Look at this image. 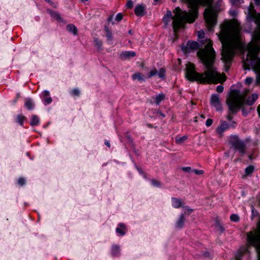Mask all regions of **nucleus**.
<instances>
[{
	"label": "nucleus",
	"mask_w": 260,
	"mask_h": 260,
	"mask_svg": "<svg viewBox=\"0 0 260 260\" xmlns=\"http://www.w3.org/2000/svg\"><path fill=\"white\" fill-rule=\"evenodd\" d=\"M112 16H111L110 17H109V18H108V21H111V20H112Z\"/></svg>",
	"instance_id": "3c124183"
},
{
	"label": "nucleus",
	"mask_w": 260,
	"mask_h": 260,
	"mask_svg": "<svg viewBox=\"0 0 260 260\" xmlns=\"http://www.w3.org/2000/svg\"><path fill=\"white\" fill-rule=\"evenodd\" d=\"M251 212L252 217L256 216L258 215V212L256 210H255L254 206L253 205L251 206Z\"/></svg>",
	"instance_id": "2f4dec72"
},
{
	"label": "nucleus",
	"mask_w": 260,
	"mask_h": 260,
	"mask_svg": "<svg viewBox=\"0 0 260 260\" xmlns=\"http://www.w3.org/2000/svg\"><path fill=\"white\" fill-rule=\"evenodd\" d=\"M105 143V145L106 146H107L108 147H110V142L109 141H106Z\"/></svg>",
	"instance_id": "de8ad7c7"
},
{
	"label": "nucleus",
	"mask_w": 260,
	"mask_h": 260,
	"mask_svg": "<svg viewBox=\"0 0 260 260\" xmlns=\"http://www.w3.org/2000/svg\"><path fill=\"white\" fill-rule=\"evenodd\" d=\"M126 227L123 223H119L116 229L117 233L120 235L123 236L125 234Z\"/></svg>",
	"instance_id": "ddd939ff"
},
{
	"label": "nucleus",
	"mask_w": 260,
	"mask_h": 260,
	"mask_svg": "<svg viewBox=\"0 0 260 260\" xmlns=\"http://www.w3.org/2000/svg\"><path fill=\"white\" fill-rule=\"evenodd\" d=\"M165 96V95L162 93L156 95L155 98H154V102L157 105H158L162 101L164 100Z\"/></svg>",
	"instance_id": "aec40b11"
},
{
	"label": "nucleus",
	"mask_w": 260,
	"mask_h": 260,
	"mask_svg": "<svg viewBox=\"0 0 260 260\" xmlns=\"http://www.w3.org/2000/svg\"><path fill=\"white\" fill-rule=\"evenodd\" d=\"M240 24L236 20L224 22L221 26L218 34L222 44V59L224 62H230L237 48L242 47L240 42Z\"/></svg>",
	"instance_id": "20e7f679"
},
{
	"label": "nucleus",
	"mask_w": 260,
	"mask_h": 260,
	"mask_svg": "<svg viewBox=\"0 0 260 260\" xmlns=\"http://www.w3.org/2000/svg\"><path fill=\"white\" fill-rule=\"evenodd\" d=\"M182 209L183 211V213H182V214H184V216L185 215H189L194 211V209L191 208L190 207L188 206H185V205H184Z\"/></svg>",
	"instance_id": "dca6fc26"
},
{
	"label": "nucleus",
	"mask_w": 260,
	"mask_h": 260,
	"mask_svg": "<svg viewBox=\"0 0 260 260\" xmlns=\"http://www.w3.org/2000/svg\"><path fill=\"white\" fill-rule=\"evenodd\" d=\"M67 29L69 32L72 33L74 35H76L77 34V28L73 24H68L67 26Z\"/></svg>",
	"instance_id": "2eb2a0df"
},
{
	"label": "nucleus",
	"mask_w": 260,
	"mask_h": 260,
	"mask_svg": "<svg viewBox=\"0 0 260 260\" xmlns=\"http://www.w3.org/2000/svg\"><path fill=\"white\" fill-rule=\"evenodd\" d=\"M94 43L95 47L99 50H101L103 49V48H102L103 42L101 40H99L98 38H94Z\"/></svg>",
	"instance_id": "f3484780"
},
{
	"label": "nucleus",
	"mask_w": 260,
	"mask_h": 260,
	"mask_svg": "<svg viewBox=\"0 0 260 260\" xmlns=\"http://www.w3.org/2000/svg\"><path fill=\"white\" fill-rule=\"evenodd\" d=\"M210 103L212 106L214 107L216 110H222V106L220 103L219 95L214 94L211 95Z\"/></svg>",
	"instance_id": "0eeeda50"
},
{
	"label": "nucleus",
	"mask_w": 260,
	"mask_h": 260,
	"mask_svg": "<svg viewBox=\"0 0 260 260\" xmlns=\"http://www.w3.org/2000/svg\"><path fill=\"white\" fill-rule=\"evenodd\" d=\"M215 226L216 230L220 233H222L224 231V228L223 225L219 222L218 220H217L215 223Z\"/></svg>",
	"instance_id": "412c9836"
},
{
	"label": "nucleus",
	"mask_w": 260,
	"mask_h": 260,
	"mask_svg": "<svg viewBox=\"0 0 260 260\" xmlns=\"http://www.w3.org/2000/svg\"><path fill=\"white\" fill-rule=\"evenodd\" d=\"M39 118L36 115H32L30 121V124L31 125H36L39 123Z\"/></svg>",
	"instance_id": "b1692460"
},
{
	"label": "nucleus",
	"mask_w": 260,
	"mask_h": 260,
	"mask_svg": "<svg viewBox=\"0 0 260 260\" xmlns=\"http://www.w3.org/2000/svg\"><path fill=\"white\" fill-rule=\"evenodd\" d=\"M192 172H193L196 175H202L204 173L203 170H199L197 169L192 170Z\"/></svg>",
	"instance_id": "f704fd0d"
},
{
	"label": "nucleus",
	"mask_w": 260,
	"mask_h": 260,
	"mask_svg": "<svg viewBox=\"0 0 260 260\" xmlns=\"http://www.w3.org/2000/svg\"><path fill=\"white\" fill-rule=\"evenodd\" d=\"M203 47L197 54L205 70L203 73H197L193 64L188 62L186 64L185 77L190 81H196L203 83H217L225 80L224 76L218 72L214 66L215 53L210 40L202 42Z\"/></svg>",
	"instance_id": "f03ea898"
},
{
	"label": "nucleus",
	"mask_w": 260,
	"mask_h": 260,
	"mask_svg": "<svg viewBox=\"0 0 260 260\" xmlns=\"http://www.w3.org/2000/svg\"><path fill=\"white\" fill-rule=\"evenodd\" d=\"M212 122L213 121L211 119H208L206 120V125L207 126H210L212 124Z\"/></svg>",
	"instance_id": "79ce46f5"
},
{
	"label": "nucleus",
	"mask_w": 260,
	"mask_h": 260,
	"mask_svg": "<svg viewBox=\"0 0 260 260\" xmlns=\"http://www.w3.org/2000/svg\"><path fill=\"white\" fill-rule=\"evenodd\" d=\"M152 184L153 185L155 186H159L160 185V183L156 180H152Z\"/></svg>",
	"instance_id": "c03bdc74"
},
{
	"label": "nucleus",
	"mask_w": 260,
	"mask_h": 260,
	"mask_svg": "<svg viewBox=\"0 0 260 260\" xmlns=\"http://www.w3.org/2000/svg\"><path fill=\"white\" fill-rule=\"evenodd\" d=\"M120 252V247L118 245H113L112 247V253L113 255H117Z\"/></svg>",
	"instance_id": "5701e85b"
},
{
	"label": "nucleus",
	"mask_w": 260,
	"mask_h": 260,
	"mask_svg": "<svg viewBox=\"0 0 260 260\" xmlns=\"http://www.w3.org/2000/svg\"><path fill=\"white\" fill-rule=\"evenodd\" d=\"M158 71L155 68L152 69L148 74L147 78H150L154 76L157 75Z\"/></svg>",
	"instance_id": "cd10ccee"
},
{
	"label": "nucleus",
	"mask_w": 260,
	"mask_h": 260,
	"mask_svg": "<svg viewBox=\"0 0 260 260\" xmlns=\"http://www.w3.org/2000/svg\"><path fill=\"white\" fill-rule=\"evenodd\" d=\"M43 95L44 96L45 98V97H47L49 96V92L47 90H45L43 92Z\"/></svg>",
	"instance_id": "a18cd8bd"
},
{
	"label": "nucleus",
	"mask_w": 260,
	"mask_h": 260,
	"mask_svg": "<svg viewBox=\"0 0 260 260\" xmlns=\"http://www.w3.org/2000/svg\"><path fill=\"white\" fill-rule=\"evenodd\" d=\"M259 204H260V199H259Z\"/></svg>",
	"instance_id": "bf43d9fd"
},
{
	"label": "nucleus",
	"mask_w": 260,
	"mask_h": 260,
	"mask_svg": "<svg viewBox=\"0 0 260 260\" xmlns=\"http://www.w3.org/2000/svg\"><path fill=\"white\" fill-rule=\"evenodd\" d=\"M257 111L258 112L259 116L260 117V105H258L257 108Z\"/></svg>",
	"instance_id": "49530a36"
},
{
	"label": "nucleus",
	"mask_w": 260,
	"mask_h": 260,
	"mask_svg": "<svg viewBox=\"0 0 260 260\" xmlns=\"http://www.w3.org/2000/svg\"><path fill=\"white\" fill-rule=\"evenodd\" d=\"M146 7L143 4L137 5L135 9V14L137 16L142 17L145 14Z\"/></svg>",
	"instance_id": "6e6552de"
},
{
	"label": "nucleus",
	"mask_w": 260,
	"mask_h": 260,
	"mask_svg": "<svg viewBox=\"0 0 260 260\" xmlns=\"http://www.w3.org/2000/svg\"><path fill=\"white\" fill-rule=\"evenodd\" d=\"M188 47L191 49H197L199 47V44L196 42H189L187 44Z\"/></svg>",
	"instance_id": "a878e982"
},
{
	"label": "nucleus",
	"mask_w": 260,
	"mask_h": 260,
	"mask_svg": "<svg viewBox=\"0 0 260 260\" xmlns=\"http://www.w3.org/2000/svg\"><path fill=\"white\" fill-rule=\"evenodd\" d=\"M187 139V136H183L181 137H176L175 141L178 144H182Z\"/></svg>",
	"instance_id": "393cba45"
},
{
	"label": "nucleus",
	"mask_w": 260,
	"mask_h": 260,
	"mask_svg": "<svg viewBox=\"0 0 260 260\" xmlns=\"http://www.w3.org/2000/svg\"><path fill=\"white\" fill-rule=\"evenodd\" d=\"M233 3H235L236 0H232Z\"/></svg>",
	"instance_id": "5fc2aeb1"
},
{
	"label": "nucleus",
	"mask_w": 260,
	"mask_h": 260,
	"mask_svg": "<svg viewBox=\"0 0 260 260\" xmlns=\"http://www.w3.org/2000/svg\"><path fill=\"white\" fill-rule=\"evenodd\" d=\"M249 92L248 90L245 89L242 92L234 90L231 92L226 100V103L231 113L237 112L244 103L250 106L253 104L258 99V95L256 93H253L245 101V98Z\"/></svg>",
	"instance_id": "39448f33"
},
{
	"label": "nucleus",
	"mask_w": 260,
	"mask_h": 260,
	"mask_svg": "<svg viewBox=\"0 0 260 260\" xmlns=\"http://www.w3.org/2000/svg\"><path fill=\"white\" fill-rule=\"evenodd\" d=\"M230 142L234 149L238 150L242 154L244 153L245 146L244 143L238 138L236 137H232Z\"/></svg>",
	"instance_id": "423d86ee"
},
{
	"label": "nucleus",
	"mask_w": 260,
	"mask_h": 260,
	"mask_svg": "<svg viewBox=\"0 0 260 260\" xmlns=\"http://www.w3.org/2000/svg\"><path fill=\"white\" fill-rule=\"evenodd\" d=\"M161 115L163 117H164V116H165V115H164V114H161Z\"/></svg>",
	"instance_id": "13d9d810"
},
{
	"label": "nucleus",
	"mask_w": 260,
	"mask_h": 260,
	"mask_svg": "<svg viewBox=\"0 0 260 260\" xmlns=\"http://www.w3.org/2000/svg\"><path fill=\"white\" fill-rule=\"evenodd\" d=\"M249 19L254 20L257 29L252 35L251 41L247 46V54L246 59H243V68L245 70L253 69L256 75V84L260 85V57L258 54L260 51V14H257L250 3L245 12Z\"/></svg>",
	"instance_id": "7ed1b4c3"
},
{
	"label": "nucleus",
	"mask_w": 260,
	"mask_h": 260,
	"mask_svg": "<svg viewBox=\"0 0 260 260\" xmlns=\"http://www.w3.org/2000/svg\"><path fill=\"white\" fill-rule=\"evenodd\" d=\"M17 119L18 123H20V124H22L24 119V117L22 115H19L17 116Z\"/></svg>",
	"instance_id": "7c9ffc66"
},
{
	"label": "nucleus",
	"mask_w": 260,
	"mask_h": 260,
	"mask_svg": "<svg viewBox=\"0 0 260 260\" xmlns=\"http://www.w3.org/2000/svg\"><path fill=\"white\" fill-rule=\"evenodd\" d=\"M223 90V87L222 85H218L216 87V91L219 93H221Z\"/></svg>",
	"instance_id": "ea45409f"
},
{
	"label": "nucleus",
	"mask_w": 260,
	"mask_h": 260,
	"mask_svg": "<svg viewBox=\"0 0 260 260\" xmlns=\"http://www.w3.org/2000/svg\"><path fill=\"white\" fill-rule=\"evenodd\" d=\"M253 81V78L251 77L247 78L245 80V83L246 84H250Z\"/></svg>",
	"instance_id": "4c0bfd02"
},
{
	"label": "nucleus",
	"mask_w": 260,
	"mask_h": 260,
	"mask_svg": "<svg viewBox=\"0 0 260 260\" xmlns=\"http://www.w3.org/2000/svg\"><path fill=\"white\" fill-rule=\"evenodd\" d=\"M172 205L175 208H183L185 203L182 201V200L176 198H172Z\"/></svg>",
	"instance_id": "1a4fd4ad"
},
{
	"label": "nucleus",
	"mask_w": 260,
	"mask_h": 260,
	"mask_svg": "<svg viewBox=\"0 0 260 260\" xmlns=\"http://www.w3.org/2000/svg\"><path fill=\"white\" fill-rule=\"evenodd\" d=\"M227 119L229 120H231L232 119V117L231 115H229L227 116Z\"/></svg>",
	"instance_id": "8fccbe9b"
},
{
	"label": "nucleus",
	"mask_w": 260,
	"mask_h": 260,
	"mask_svg": "<svg viewBox=\"0 0 260 260\" xmlns=\"http://www.w3.org/2000/svg\"><path fill=\"white\" fill-rule=\"evenodd\" d=\"M18 182L19 184L22 185L25 183V180L22 178H20L18 179Z\"/></svg>",
	"instance_id": "37998d69"
},
{
	"label": "nucleus",
	"mask_w": 260,
	"mask_h": 260,
	"mask_svg": "<svg viewBox=\"0 0 260 260\" xmlns=\"http://www.w3.org/2000/svg\"><path fill=\"white\" fill-rule=\"evenodd\" d=\"M132 79L133 80H138L139 81H144L145 79L144 77L140 73H136L132 75Z\"/></svg>",
	"instance_id": "a211bd4d"
},
{
	"label": "nucleus",
	"mask_w": 260,
	"mask_h": 260,
	"mask_svg": "<svg viewBox=\"0 0 260 260\" xmlns=\"http://www.w3.org/2000/svg\"><path fill=\"white\" fill-rule=\"evenodd\" d=\"M126 6L128 8H132L133 7V2L131 0H127Z\"/></svg>",
	"instance_id": "e433bc0d"
},
{
	"label": "nucleus",
	"mask_w": 260,
	"mask_h": 260,
	"mask_svg": "<svg viewBox=\"0 0 260 260\" xmlns=\"http://www.w3.org/2000/svg\"><path fill=\"white\" fill-rule=\"evenodd\" d=\"M166 70L164 68H161L159 70L157 76L159 78L162 80L165 79Z\"/></svg>",
	"instance_id": "bb28decb"
},
{
	"label": "nucleus",
	"mask_w": 260,
	"mask_h": 260,
	"mask_svg": "<svg viewBox=\"0 0 260 260\" xmlns=\"http://www.w3.org/2000/svg\"><path fill=\"white\" fill-rule=\"evenodd\" d=\"M249 159H252V158H251V155H249Z\"/></svg>",
	"instance_id": "864d4df0"
},
{
	"label": "nucleus",
	"mask_w": 260,
	"mask_h": 260,
	"mask_svg": "<svg viewBox=\"0 0 260 260\" xmlns=\"http://www.w3.org/2000/svg\"><path fill=\"white\" fill-rule=\"evenodd\" d=\"M128 33H129V34H132V30H129Z\"/></svg>",
	"instance_id": "603ef678"
},
{
	"label": "nucleus",
	"mask_w": 260,
	"mask_h": 260,
	"mask_svg": "<svg viewBox=\"0 0 260 260\" xmlns=\"http://www.w3.org/2000/svg\"><path fill=\"white\" fill-rule=\"evenodd\" d=\"M257 5H260V0H254Z\"/></svg>",
	"instance_id": "09e8293b"
},
{
	"label": "nucleus",
	"mask_w": 260,
	"mask_h": 260,
	"mask_svg": "<svg viewBox=\"0 0 260 260\" xmlns=\"http://www.w3.org/2000/svg\"><path fill=\"white\" fill-rule=\"evenodd\" d=\"M186 3L190 8L189 12L182 10L179 7H177L172 13L167 11L163 18V22L165 26L172 25L174 33L178 29L184 27L186 22L192 23L197 17L198 7L199 5L208 6L204 12V18L209 30H211L216 23L217 13L220 10L218 7L211 5L212 0H181Z\"/></svg>",
	"instance_id": "f257e3e1"
},
{
	"label": "nucleus",
	"mask_w": 260,
	"mask_h": 260,
	"mask_svg": "<svg viewBox=\"0 0 260 260\" xmlns=\"http://www.w3.org/2000/svg\"><path fill=\"white\" fill-rule=\"evenodd\" d=\"M254 170V167L252 165H250L248 166L245 169V176H247L250 175Z\"/></svg>",
	"instance_id": "6ab92c4d"
},
{
	"label": "nucleus",
	"mask_w": 260,
	"mask_h": 260,
	"mask_svg": "<svg viewBox=\"0 0 260 260\" xmlns=\"http://www.w3.org/2000/svg\"><path fill=\"white\" fill-rule=\"evenodd\" d=\"M105 35L107 38V40L109 44H112V41L113 40V35L112 31L107 27L105 29Z\"/></svg>",
	"instance_id": "4468645a"
},
{
	"label": "nucleus",
	"mask_w": 260,
	"mask_h": 260,
	"mask_svg": "<svg viewBox=\"0 0 260 260\" xmlns=\"http://www.w3.org/2000/svg\"><path fill=\"white\" fill-rule=\"evenodd\" d=\"M44 101L46 104H49L51 103L52 99L50 97L47 96L45 97L44 99Z\"/></svg>",
	"instance_id": "58836bf2"
},
{
	"label": "nucleus",
	"mask_w": 260,
	"mask_h": 260,
	"mask_svg": "<svg viewBox=\"0 0 260 260\" xmlns=\"http://www.w3.org/2000/svg\"><path fill=\"white\" fill-rule=\"evenodd\" d=\"M229 128V125L225 121H223L221 124L217 127V133L221 136L222 134Z\"/></svg>",
	"instance_id": "f8f14e48"
},
{
	"label": "nucleus",
	"mask_w": 260,
	"mask_h": 260,
	"mask_svg": "<svg viewBox=\"0 0 260 260\" xmlns=\"http://www.w3.org/2000/svg\"><path fill=\"white\" fill-rule=\"evenodd\" d=\"M123 15L121 13H118L115 17V20L117 21H120L122 20Z\"/></svg>",
	"instance_id": "c9c22d12"
},
{
	"label": "nucleus",
	"mask_w": 260,
	"mask_h": 260,
	"mask_svg": "<svg viewBox=\"0 0 260 260\" xmlns=\"http://www.w3.org/2000/svg\"><path fill=\"white\" fill-rule=\"evenodd\" d=\"M181 169L184 172H187V173L192 172V170H191V167H183V168H182Z\"/></svg>",
	"instance_id": "72a5a7b5"
},
{
	"label": "nucleus",
	"mask_w": 260,
	"mask_h": 260,
	"mask_svg": "<svg viewBox=\"0 0 260 260\" xmlns=\"http://www.w3.org/2000/svg\"><path fill=\"white\" fill-rule=\"evenodd\" d=\"M46 2H50V0H45Z\"/></svg>",
	"instance_id": "6e6d98bb"
},
{
	"label": "nucleus",
	"mask_w": 260,
	"mask_h": 260,
	"mask_svg": "<svg viewBox=\"0 0 260 260\" xmlns=\"http://www.w3.org/2000/svg\"><path fill=\"white\" fill-rule=\"evenodd\" d=\"M25 105V107L29 110L32 109L34 107L33 103H32V101H31V100H30V99H27L26 101Z\"/></svg>",
	"instance_id": "c85d7f7f"
},
{
	"label": "nucleus",
	"mask_w": 260,
	"mask_h": 260,
	"mask_svg": "<svg viewBox=\"0 0 260 260\" xmlns=\"http://www.w3.org/2000/svg\"><path fill=\"white\" fill-rule=\"evenodd\" d=\"M230 219L232 221L238 222L240 218L237 214H233L231 215Z\"/></svg>",
	"instance_id": "c756f323"
},
{
	"label": "nucleus",
	"mask_w": 260,
	"mask_h": 260,
	"mask_svg": "<svg viewBox=\"0 0 260 260\" xmlns=\"http://www.w3.org/2000/svg\"><path fill=\"white\" fill-rule=\"evenodd\" d=\"M71 93L74 96H79L80 94V91L78 89H74L72 90Z\"/></svg>",
	"instance_id": "473e14b6"
},
{
	"label": "nucleus",
	"mask_w": 260,
	"mask_h": 260,
	"mask_svg": "<svg viewBox=\"0 0 260 260\" xmlns=\"http://www.w3.org/2000/svg\"><path fill=\"white\" fill-rule=\"evenodd\" d=\"M185 220L184 214H181L175 223V228L177 229H181L183 228Z\"/></svg>",
	"instance_id": "9d476101"
},
{
	"label": "nucleus",
	"mask_w": 260,
	"mask_h": 260,
	"mask_svg": "<svg viewBox=\"0 0 260 260\" xmlns=\"http://www.w3.org/2000/svg\"><path fill=\"white\" fill-rule=\"evenodd\" d=\"M204 35V32L203 30H200L198 32V36L199 38H203Z\"/></svg>",
	"instance_id": "a19ab883"
},
{
	"label": "nucleus",
	"mask_w": 260,
	"mask_h": 260,
	"mask_svg": "<svg viewBox=\"0 0 260 260\" xmlns=\"http://www.w3.org/2000/svg\"><path fill=\"white\" fill-rule=\"evenodd\" d=\"M136 53L133 51H124L122 52L120 56L123 59H129L131 57H134L136 56Z\"/></svg>",
	"instance_id": "9b49d317"
},
{
	"label": "nucleus",
	"mask_w": 260,
	"mask_h": 260,
	"mask_svg": "<svg viewBox=\"0 0 260 260\" xmlns=\"http://www.w3.org/2000/svg\"><path fill=\"white\" fill-rule=\"evenodd\" d=\"M155 2H157L159 0H154Z\"/></svg>",
	"instance_id": "4d7b16f0"
},
{
	"label": "nucleus",
	"mask_w": 260,
	"mask_h": 260,
	"mask_svg": "<svg viewBox=\"0 0 260 260\" xmlns=\"http://www.w3.org/2000/svg\"><path fill=\"white\" fill-rule=\"evenodd\" d=\"M48 11L54 19L58 21L61 20V18L58 13L55 12H53L51 10H48Z\"/></svg>",
	"instance_id": "4be33fe9"
}]
</instances>
